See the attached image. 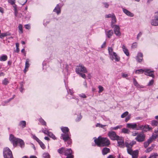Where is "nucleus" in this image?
I'll list each match as a JSON object with an SVG mask.
<instances>
[{
    "mask_svg": "<svg viewBox=\"0 0 158 158\" xmlns=\"http://www.w3.org/2000/svg\"><path fill=\"white\" fill-rule=\"evenodd\" d=\"M110 152V149L107 148H103L102 150V154L104 155Z\"/></svg>",
    "mask_w": 158,
    "mask_h": 158,
    "instance_id": "nucleus-20",
    "label": "nucleus"
},
{
    "mask_svg": "<svg viewBox=\"0 0 158 158\" xmlns=\"http://www.w3.org/2000/svg\"><path fill=\"white\" fill-rule=\"evenodd\" d=\"M42 132L45 134L48 135L49 132L47 130L43 129Z\"/></svg>",
    "mask_w": 158,
    "mask_h": 158,
    "instance_id": "nucleus-50",
    "label": "nucleus"
},
{
    "mask_svg": "<svg viewBox=\"0 0 158 158\" xmlns=\"http://www.w3.org/2000/svg\"><path fill=\"white\" fill-rule=\"evenodd\" d=\"M40 144V147L43 149H44L45 148V146L44 143L40 140L38 142Z\"/></svg>",
    "mask_w": 158,
    "mask_h": 158,
    "instance_id": "nucleus-27",
    "label": "nucleus"
},
{
    "mask_svg": "<svg viewBox=\"0 0 158 158\" xmlns=\"http://www.w3.org/2000/svg\"><path fill=\"white\" fill-rule=\"evenodd\" d=\"M131 115L129 114L126 117L125 121L126 122H127L131 118Z\"/></svg>",
    "mask_w": 158,
    "mask_h": 158,
    "instance_id": "nucleus-44",
    "label": "nucleus"
},
{
    "mask_svg": "<svg viewBox=\"0 0 158 158\" xmlns=\"http://www.w3.org/2000/svg\"><path fill=\"white\" fill-rule=\"evenodd\" d=\"M48 135L49 136L52 138L54 139H56L55 136L51 132H49Z\"/></svg>",
    "mask_w": 158,
    "mask_h": 158,
    "instance_id": "nucleus-34",
    "label": "nucleus"
},
{
    "mask_svg": "<svg viewBox=\"0 0 158 158\" xmlns=\"http://www.w3.org/2000/svg\"><path fill=\"white\" fill-rule=\"evenodd\" d=\"M39 121L42 125H46V122L42 118L40 119Z\"/></svg>",
    "mask_w": 158,
    "mask_h": 158,
    "instance_id": "nucleus-39",
    "label": "nucleus"
},
{
    "mask_svg": "<svg viewBox=\"0 0 158 158\" xmlns=\"http://www.w3.org/2000/svg\"><path fill=\"white\" fill-rule=\"evenodd\" d=\"M122 77H127V76L128 75L127 74H126L122 73Z\"/></svg>",
    "mask_w": 158,
    "mask_h": 158,
    "instance_id": "nucleus-62",
    "label": "nucleus"
},
{
    "mask_svg": "<svg viewBox=\"0 0 158 158\" xmlns=\"http://www.w3.org/2000/svg\"><path fill=\"white\" fill-rule=\"evenodd\" d=\"M82 117V116L81 115H80L79 116L77 117V118H76V121H80L81 120V119Z\"/></svg>",
    "mask_w": 158,
    "mask_h": 158,
    "instance_id": "nucleus-57",
    "label": "nucleus"
},
{
    "mask_svg": "<svg viewBox=\"0 0 158 158\" xmlns=\"http://www.w3.org/2000/svg\"><path fill=\"white\" fill-rule=\"evenodd\" d=\"M154 71L150 70L149 69H145L144 74L145 75L149 76L152 77H154L153 74Z\"/></svg>",
    "mask_w": 158,
    "mask_h": 158,
    "instance_id": "nucleus-15",
    "label": "nucleus"
},
{
    "mask_svg": "<svg viewBox=\"0 0 158 158\" xmlns=\"http://www.w3.org/2000/svg\"><path fill=\"white\" fill-rule=\"evenodd\" d=\"M153 82H154L153 80H151V81H149V82L148 83V85L149 86H151V85H152L153 84Z\"/></svg>",
    "mask_w": 158,
    "mask_h": 158,
    "instance_id": "nucleus-53",
    "label": "nucleus"
},
{
    "mask_svg": "<svg viewBox=\"0 0 158 158\" xmlns=\"http://www.w3.org/2000/svg\"><path fill=\"white\" fill-rule=\"evenodd\" d=\"M32 137L33 139L35 140L37 142L39 141L40 139L36 137L34 135H32Z\"/></svg>",
    "mask_w": 158,
    "mask_h": 158,
    "instance_id": "nucleus-51",
    "label": "nucleus"
},
{
    "mask_svg": "<svg viewBox=\"0 0 158 158\" xmlns=\"http://www.w3.org/2000/svg\"><path fill=\"white\" fill-rule=\"evenodd\" d=\"M3 154L4 158H13L11 151L7 147L4 149Z\"/></svg>",
    "mask_w": 158,
    "mask_h": 158,
    "instance_id": "nucleus-5",
    "label": "nucleus"
},
{
    "mask_svg": "<svg viewBox=\"0 0 158 158\" xmlns=\"http://www.w3.org/2000/svg\"><path fill=\"white\" fill-rule=\"evenodd\" d=\"M98 89H99L98 93H101L103 90L104 89L103 88L102 86L100 85L98 86Z\"/></svg>",
    "mask_w": 158,
    "mask_h": 158,
    "instance_id": "nucleus-45",
    "label": "nucleus"
},
{
    "mask_svg": "<svg viewBox=\"0 0 158 158\" xmlns=\"http://www.w3.org/2000/svg\"><path fill=\"white\" fill-rule=\"evenodd\" d=\"M137 130H142L144 131H150L152 130V128L150 127L148 125H141L139 126V128L137 129Z\"/></svg>",
    "mask_w": 158,
    "mask_h": 158,
    "instance_id": "nucleus-12",
    "label": "nucleus"
},
{
    "mask_svg": "<svg viewBox=\"0 0 158 158\" xmlns=\"http://www.w3.org/2000/svg\"><path fill=\"white\" fill-rule=\"evenodd\" d=\"M4 37H5L4 33H2L0 35V38L1 39H3Z\"/></svg>",
    "mask_w": 158,
    "mask_h": 158,
    "instance_id": "nucleus-61",
    "label": "nucleus"
},
{
    "mask_svg": "<svg viewBox=\"0 0 158 158\" xmlns=\"http://www.w3.org/2000/svg\"><path fill=\"white\" fill-rule=\"evenodd\" d=\"M154 18L158 20V12L155 13Z\"/></svg>",
    "mask_w": 158,
    "mask_h": 158,
    "instance_id": "nucleus-56",
    "label": "nucleus"
},
{
    "mask_svg": "<svg viewBox=\"0 0 158 158\" xmlns=\"http://www.w3.org/2000/svg\"><path fill=\"white\" fill-rule=\"evenodd\" d=\"M127 153L132 156V158H138L139 153L138 150L133 151L132 149H128Z\"/></svg>",
    "mask_w": 158,
    "mask_h": 158,
    "instance_id": "nucleus-9",
    "label": "nucleus"
},
{
    "mask_svg": "<svg viewBox=\"0 0 158 158\" xmlns=\"http://www.w3.org/2000/svg\"><path fill=\"white\" fill-rule=\"evenodd\" d=\"M79 96L80 97L83 98H85L86 97V96L85 95V94H80L79 95Z\"/></svg>",
    "mask_w": 158,
    "mask_h": 158,
    "instance_id": "nucleus-55",
    "label": "nucleus"
},
{
    "mask_svg": "<svg viewBox=\"0 0 158 158\" xmlns=\"http://www.w3.org/2000/svg\"><path fill=\"white\" fill-rule=\"evenodd\" d=\"M53 11L56 12L58 15L60 13V10L58 4L56 6L53 10Z\"/></svg>",
    "mask_w": 158,
    "mask_h": 158,
    "instance_id": "nucleus-22",
    "label": "nucleus"
},
{
    "mask_svg": "<svg viewBox=\"0 0 158 158\" xmlns=\"http://www.w3.org/2000/svg\"><path fill=\"white\" fill-rule=\"evenodd\" d=\"M108 135L110 138L112 140H117L119 138V136L117 135L115 132L114 131H110L108 133Z\"/></svg>",
    "mask_w": 158,
    "mask_h": 158,
    "instance_id": "nucleus-8",
    "label": "nucleus"
},
{
    "mask_svg": "<svg viewBox=\"0 0 158 158\" xmlns=\"http://www.w3.org/2000/svg\"><path fill=\"white\" fill-rule=\"evenodd\" d=\"M0 12L2 14L4 13V9L1 7H0Z\"/></svg>",
    "mask_w": 158,
    "mask_h": 158,
    "instance_id": "nucleus-63",
    "label": "nucleus"
},
{
    "mask_svg": "<svg viewBox=\"0 0 158 158\" xmlns=\"http://www.w3.org/2000/svg\"><path fill=\"white\" fill-rule=\"evenodd\" d=\"M121 132L122 133H129V131L128 130L125 128H124L122 129Z\"/></svg>",
    "mask_w": 158,
    "mask_h": 158,
    "instance_id": "nucleus-32",
    "label": "nucleus"
},
{
    "mask_svg": "<svg viewBox=\"0 0 158 158\" xmlns=\"http://www.w3.org/2000/svg\"><path fill=\"white\" fill-rule=\"evenodd\" d=\"M112 21L111 23H115L116 22V19L114 15H113V17L111 18Z\"/></svg>",
    "mask_w": 158,
    "mask_h": 158,
    "instance_id": "nucleus-38",
    "label": "nucleus"
},
{
    "mask_svg": "<svg viewBox=\"0 0 158 158\" xmlns=\"http://www.w3.org/2000/svg\"><path fill=\"white\" fill-rule=\"evenodd\" d=\"M122 48L123 49V51L124 53L127 56H129V52L128 51L127 49L125 47V46L124 45H123L122 46Z\"/></svg>",
    "mask_w": 158,
    "mask_h": 158,
    "instance_id": "nucleus-23",
    "label": "nucleus"
},
{
    "mask_svg": "<svg viewBox=\"0 0 158 158\" xmlns=\"http://www.w3.org/2000/svg\"><path fill=\"white\" fill-rule=\"evenodd\" d=\"M158 136V134H153L151 137L153 140L156 138Z\"/></svg>",
    "mask_w": 158,
    "mask_h": 158,
    "instance_id": "nucleus-52",
    "label": "nucleus"
},
{
    "mask_svg": "<svg viewBox=\"0 0 158 158\" xmlns=\"http://www.w3.org/2000/svg\"><path fill=\"white\" fill-rule=\"evenodd\" d=\"M61 129L63 133L61 135L60 138L63 139L65 142L66 141L70 139L69 133V129L66 127H62Z\"/></svg>",
    "mask_w": 158,
    "mask_h": 158,
    "instance_id": "nucleus-3",
    "label": "nucleus"
},
{
    "mask_svg": "<svg viewBox=\"0 0 158 158\" xmlns=\"http://www.w3.org/2000/svg\"><path fill=\"white\" fill-rule=\"evenodd\" d=\"M9 139L14 146H16L19 143L21 148L23 147L24 146V142L22 140L15 137L12 134L10 135Z\"/></svg>",
    "mask_w": 158,
    "mask_h": 158,
    "instance_id": "nucleus-2",
    "label": "nucleus"
},
{
    "mask_svg": "<svg viewBox=\"0 0 158 158\" xmlns=\"http://www.w3.org/2000/svg\"><path fill=\"white\" fill-rule=\"evenodd\" d=\"M7 59V56L6 55H3L0 56V60L1 61H5Z\"/></svg>",
    "mask_w": 158,
    "mask_h": 158,
    "instance_id": "nucleus-25",
    "label": "nucleus"
},
{
    "mask_svg": "<svg viewBox=\"0 0 158 158\" xmlns=\"http://www.w3.org/2000/svg\"><path fill=\"white\" fill-rule=\"evenodd\" d=\"M133 83L134 85L137 87H138L139 86V85L135 78L133 79Z\"/></svg>",
    "mask_w": 158,
    "mask_h": 158,
    "instance_id": "nucleus-40",
    "label": "nucleus"
},
{
    "mask_svg": "<svg viewBox=\"0 0 158 158\" xmlns=\"http://www.w3.org/2000/svg\"><path fill=\"white\" fill-rule=\"evenodd\" d=\"M94 142L98 147H108L110 144V141L106 137L99 136L97 138H95Z\"/></svg>",
    "mask_w": 158,
    "mask_h": 158,
    "instance_id": "nucleus-1",
    "label": "nucleus"
},
{
    "mask_svg": "<svg viewBox=\"0 0 158 158\" xmlns=\"http://www.w3.org/2000/svg\"><path fill=\"white\" fill-rule=\"evenodd\" d=\"M19 29V33H22L23 32L22 26L21 24H19L18 26Z\"/></svg>",
    "mask_w": 158,
    "mask_h": 158,
    "instance_id": "nucleus-33",
    "label": "nucleus"
},
{
    "mask_svg": "<svg viewBox=\"0 0 158 158\" xmlns=\"http://www.w3.org/2000/svg\"><path fill=\"white\" fill-rule=\"evenodd\" d=\"M136 142L135 141H132L131 142L129 143L127 142L125 143V145L127 148V151L128 149H131V148L133 145L136 144Z\"/></svg>",
    "mask_w": 158,
    "mask_h": 158,
    "instance_id": "nucleus-14",
    "label": "nucleus"
},
{
    "mask_svg": "<svg viewBox=\"0 0 158 158\" xmlns=\"http://www.w3.org/2000/svg\"><path fill=\"white\" fill-rule=\"evenodd\" d=\"M26 122L25 121H22L20 122L19 126H21L22 128H23L26 127Z\"/></svg>",
    "mask_w": 158,
    "mask_h": 158,
    "instance_id": "nucleus-24",
    "label": "nucleus"
},
{
    "mask_svg": "<svg viewBox=\"0 0 158 158\" xmlns=\"http://www.w3.org/2000/svg\"><path fill=\"white\" fill-rule=\"evenodd\" d=\"M114 15L113 14H109L108 15H106V16H105V17L106 18H112L113 15Z\"/></svg>",
    "mask_w": 158,
    "mask_h": 158,
    "instance_id": "nucleus-47",
    "label": "nucleus"
},
{
    "mask_svg": "<svg viewBox=\"0 0 158 158\" xmlns=\"http://www.w3.org/2000/svg\"><path fill=\"white\" fill-rule=\"evenodd\" d=\"M103 4L104 5V6L106 8H107L109 6V4L106 2H103Z\"/></svg>",
    "mask_w": 158,
    "mask_h": 158,
    "instance_id": "nucleus-59",
    "label": "nucleus"
},
{
    "mask_svg": "<svg viewBox=\"0 0 158 158\" xmlns=\"http://www.w3.org/2000/svg\"><path fill=\"white\" fill-rule=\"evenodd\" d=\"M65 149L64 148L62 147L58 150V152L60 154H61L63 153H64Z\"/></svg>",
    "mask_w": 158,
    "mask_h": 158,
    "instance_id": "nucleus-29",
    "label": "nucleus"
},
{
    "mask_svg": "<svg viewBox=\"0 0 158 158\" xmlns=\"http://www.w3.org/2000/svg\"><path fill=\"white\" fill-rule=\"evenodd\" d=\"M122 9L123 12L124 13H125L127 15L131 17H132L134 16V14L131 13L130 12L124 8H123Z\"/></svg>",
    "mask_w": 158,
    "mask_h": 158,
    "instance_id": "nucleus-18",
    "label": "nucleus"
},
{
    "mask_svg": "<svg viewBox=\"0 0 158 158\" xmlns=\"http://www.w3.org/2000/svg\"><path fill=\"white\" fill-rule=\"evenodd\" d=\"M145 134L143 132H141L138 134L135 138V139L138 142H141L145 140Z\"/></svg>",
    "mask_w": 158,
    "mask_h": 158,
    "instance_id": "nucleus-7",
    "label": "nucleus"
},
{
    "mask_svg": "<svg viewBox=\"0 0 158 158\" xmlns=\"http://www.w3.org/2000/svg\"><path fill=\"white\" fill-rule=\"evenodd\" d=\"M44 158H50V155L48 153H44L43 155Z\"/></svg>",
    "mask_w": 158,
    "mask_h": 158,
    "instance_id": "nucleus-42",
    "label": "nucleus"
},
{
    "mask_svg": "<svg viewBox=\"0 0 158 158\" xmlns=\"http://www.w3.org/2000/svg\"><path fill=\"white\" fill-rule=\"evenodd\" d=\"M117 140V141L118 146L120 148H124V147L125 143L123 138L122 137H119V138Z\"/></svg>",
    "mask_w": 158,
    "mask_h": 158,
    "instance_id": "nucleus-11",
    "label": "nucleus"
},
{
    "mask_svg": "<svg viewBox=\"0 0 158 158\" xmlns=\"http://www.w3.org/2000/svg\"><path fill=\"white\" fill-rule=\"evenodd\" d=\"M25 27L26 29H29L30 28V26L28 24H26L25 26Z\"/></svg>",
    "mask_w": 158,
    "mask_h": 158,
    "instance_id": "nucleus-60",
    "label": "nucleus"
},
{
    "mask_svg": "<svg viewBox=\"0 0 158 158\" xmlns=\"http://www.w3.org/2000/svg\"><path fill=\"white\" fill-rule=\"evenodd\" d=\"M79 75L82 77L83 78L85 79L86 78V76L85 74H84L83 73H77Z\"/></svg>",
    "mask_w": 158,
    "mask_h": 158,
    "instance_id": "nucleus-43",
    "label": "nucleus"
},
{
    "mask_svg": "<svg viewBox=\"0 0 158 158\" xmlns=\"http://www.w3.org/2000/svg\"><path fill=\"white\" fill-rule=\"evenodd\" d=\"M143 55L141 52L138 53L137 56H136L137 61L139 62H141L143 60Z\"/></svg>",
    "mask_w": 158,
    "mask_h": 158,
    "instance_id": "nucleus-17",
    "label": "nucleus"
},
{
    "mask_svg": "<svg viewBox=\"0 0 158 158\" xmlns=\"http://www.w3.org/2000/svg\"><path fill=\"white\" fill-rule=\"evenodd\" d=\"M143 72H144V70L139 69L136 70L135 71V73H136L139 74L140 73H142Z\"/></svg>",
    "mask_w": 158,
    "mask_h": 158,
    "instance_id": "nucleus-35",
    "label": "nucleus"
},
{
    "mask_svg": "<svg viewBox=\"0 0 158 158\" xmlns=\"http://www.w3.org/2000/svg\"><path fill=\"white\" fill-rule=\"evenodd\" d=\"M8 2L11 5H14L15 4V0H8Z\"/></svg>",
    "mask_w": 158,
    "mask_h": 158,
    "instance_id": "nucleus-48",
    "label": "nucleus"
},
{
    "mask_svg": "<svg viewBox=\"0 0 158 158\" xmlns=\"http://www.w3.org/2000/svg\"><path fill=\"white\" fill-rule=\"evenodd\" d=\"M153 149V147L151 146L150 147L147 148L145 152L146 153L149 152L152 150Z\"/></svg>",
    "mask_w": 158,
    "mask_h": 158,
    "instance_id": "nucleus-41",
    "label": "nucleus"
},
{
    "mask_svg": "<svg viewBox=\"0 0 158 158\" xmlns=\"http://www.w3.org/2000/svg\"><path fill=\"white\" fill-rule=\"evenodd\" d=\"M151 23L152 26H158V20L154 18V19H152L151 20Z\"/></svg>",
    "mask_w": 158,
    "mask_h": 158,
    "instance_id": "nucleus-21",
    "label": "nucleus"
},
{
    "mask_svg": "<svg viewBox=\"0 0 158 158\" xmlns=\"http://www.w3.org/2000/svg\"><path fill=\"white\" fill-rule=\"evenodd\" d=\"M9 83V81L7 78H5L2 81V84L4 85H6Z\"/></svg>",
    "mask_w": 158,
    "mask_h": 158,
    "instance_id": "nucleus-31",
    "label": "nucleus"
},
{
    "mask_svg": "<svg viewBox=\"0 0 158 158\" xmlns=\"http://www.w3.org/2000/svg\"><path fill=\"white\" fill-rule=\"evenodd\" d=\"M29 60L27 59L25 63V69H27L29 67Z\"/></svg>",
    "mask_w": 158,
    "mask_h": 158,
    "instance_id": "nucleus-36",
    "label": "nucleus"
},
{
    "mask_svg": "<svg viewBox=\"0 0 158 158\" xmlns=\"http://www.w3.org/2000/svg\"><path fill=\"white\" fill-rule=\"evenodd\" d=\"M128 111H126L123 113L121 115L122 118H124L127 116L128 114Z\"/></svg>",
    "mask_w": 158,
    "mask_h": 158,
    "instance_id": "nucleus-37",
    "label": "nucleus"
},
{
    "mask_svg": "<svg viewBox=\"0 0 158 158\" xmlns=\"http://www.w3.org/2000/svg\"><path fill=\"white\" fill-rule=\"evenodd\" d=\"M153 140V139L151 137H150L148 140L147 141L149 143H151Z\"/></svg>",
    "mask_w": 158,
    "mask_h": 158,
    "instance_id": "nucleus-58",
    "label": "nucleus"
},
{
    "mask_svg": "<svg viewBox=\"0 0 158 158\" xmlns=\"http://www.w3.org/2000/svg\"><path fill=\"white\" fill-rule=\"evenodd\" d=\"M107 158H114V157L112 155H109L108 157Z\"/></svg>",
    "mask_w": 158,
    "mask_h": 158,
    "instance_id": "nucleus-64",
    "label": "nucleus"
},
{
    "mask_svg": "<svg viewBox=\"0 0 158 158\" xmlns=\"http://www.w3.org/2000/svg\"><path fill=\"white\" fill-rule=\"evenodd\" d=\"M137 43L136 42H135L132 44L131 47L133 48H135L137 47Z\"/></svg>",
    "mask_w": 158,
    "mask_h": 158,
    "instance_id": "nucleus-46",
    "label": "nucleus"
},
{
    "mask_svg": "<svg viewBox=\"0 0 158 158\" xmlns=\"http://www.w3.org/2000/svg\"><path fill=\"white\" fill-rule=\"evenodd\" d=\"M137 125L135 123H128L127 124V127L130 128L132 129H138L139 128H137Z\"/></svg>",
    "mask_w": 158,
    "mask_h": 158,
    "instance_id": "nucleus-16",
    "label": "nucleus"
},
{
    "mask_svg": "<svg viewBox=\"0 0 158 158\" xmlns=\"http://www.w3.org/2000/svg\"><path fill=\"white\" fill-rule=\"evenodd\" d=\"M123 127V126L122 125H118L115 127H111V129L112 130H117L118 129L121 128Z\"/></svg>",
    "mask_w": 158,
    "mask_h": 158,
    "instance_id": "nucleus-28",
    "label": "nucleus"
},
{
    "mask_svg": "<svg viewBox=\"0 0 158 158\" xmlns=\"http://www.w3.org/2000/svg\"><path fill=\"white\" fill-rule=\"evenodd\" d=\"M150 143L147 141H146L144 143V147L145 148H147L148 146L149 145Z\"/></svg>",
    "mask_w": 158,
    "mask_h": 158,
    "instance_id": "nucleus-49",
    "label": "nucleus"
},
{
    "mask_svg": "<svg viewBox=\"0 0 158 158\" xmlns=\"http://www.w3.org/2000/svg\"><path fill=\"white\" fill-rule=\"evenodd\" d=\"M151 124L152 126H156L158 125V122L155 120H152L151 122Z\"/></svg>",
    "mask_w": 158,
    "mask_h": 158,
    "instance_id": "nucleus-30",
    "label": "nucleus"
},
{
    "mask_svg": "<svg viewBox=\"0 0 158 158\" xmlns=\"http://www.w3.org/2000/svg\"><path fill=\"white\" fill-rule=\"evenodd\" d=\"M64 155L67 156L66 158H73L74 156L72 155L73 152L71 149H68L66 150L65 149Z\"/></svg>",
    "mask_w": 158,
    "mask_h": 158,
    "instance_id": "nucleus-10",
    "label": "nucleus"
},
{
    "mask_svg": "<svg viewBox=\"0 0 158 158\" xmlns=\"http://www.w3.org/2000/svg\"><path fill=\"white\" fill-rule=\"evenodd\" d=\"M158 155L156 153H154L152 154L148 158H157Z\"/></svg>",
    "mask_w": 158,
    "mask_h": 158,
    "instance_id": "nucleus-26",
    "label": "nucleus"
},
{
    "mask_svg": "<svg viewBox=\"0 0 158 158\" xmlns=\"http://www.w3.org/2000/svg\"><path fill=\"white\" fill-rule=\"evenodd\" d=\"M142 34V33L141 32H140L138 34L137 38L138 40L139 39V38L141 36Z\"/></svg>",
    "mask_w": 158,
    "mask_h": 158,
    "instance_id": "nucleus-54",
    "label": "nucleus"
},
{
    "mask_svg": "<svg viewBox=\"0 0 158 158\" xmlns=\"http://www.w3.org/2000/svg\"><path fill=\"white\" fill-rule=\"evenodd\" d=\"M105 33L106 36L108 38H110L113 34V31L112 30L106 31Z\"/></svg>",
    "mask_w": 158,
    "mask_h": 158,
    "instance_id": "nucleus-19",
    "label": "nucleus"
},
{
    "mask_svg": "<svg viewBox=\"0 0 158 158\" xmlns=\"http://www.w3.org/2000/svg\"><path fill=\"white\" fill-rule=\"evenodd\" d=\"M120 27L118 25H115L114 28V34L117 36H120L121 35V33L120 31Z\"/></svg>",
    "mask_w": 158,
    "mask_h": 158,
    "instance_id": "nucleus-13",
    "label": "nucleus"
},
{
    "mask_svg": "<svg viewBox=\"0 0 158 158\" xmlns=\"http://www.w3.org/2000/svg\"><path fill=\"white\" fill-rule=\"evenodd\" d=\"M75 71L77 73H79L81 72L84 73L87 72L86 68L82 64H79V65L77 66L75 69Z\"/></svg>",
    "mask_w": 158,
    "mask_h": 158,
    "instance_id": "nucleus-6",
    "label": "nucleus"
},
{
    "mask_svg": "<svg viewBox=\"0 0 158 158\" xmlns=\"http://www.w3.org/2000/svg\"><path fill=\"white\" fill-rule=\"evenodd\" d=\"M108 49L110 59L112 60L114 59L116 61H119L120 58L115 52H113V48L109 47Z\"/></svg>",
    "mask_w": 158,
    "mask_h": 158,
    "instance_id": "nucleus-4",
    "label": "nucleus"
}]
</instances>
